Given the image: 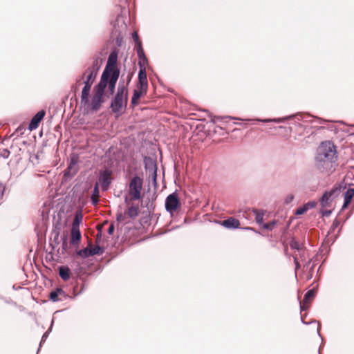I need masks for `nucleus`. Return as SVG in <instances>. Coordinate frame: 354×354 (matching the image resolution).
I'll return each mask as SVG.
<instances>
[{
    "label": "nucleus",
    "mask_w": 354,
    "mask_h": 354,
    "mask_svg": "<svg viewBox=\"0 0 354 354\" xmlns=\"http://www.w3.org/2000/svg\"><path fill=\"white\" fill-rule=\"evenodd\" d=\"M94 95L91 99V106L93 111H97L100 109L102 104L104 102L103 97L104 94L102 90H100L96 85L94 86Z\"/></svg>",
    "instance_id": "1a4fd4ad"
},
{
    "label": "nucleus",
    "mask_w": 354,
    "mask_h": 354,
    "mask_svg": "<svg viewBox=\"0 0 354 354\" xmlns=\"http://www.w3.org/2000/svg\"><path fill=\"white\" fill-rule=\"evenodd\" d=\"M306 212H307L304 207V205L298 207L296 210H295V214L296 215H301L303 214H304Z\"/></svg>",
    "instance_id": "ea45409f"
},
{
    "label": "nucleus",
    "mask_w": 354,
    "mask_h": 354,
    "mask_svg": "<svg viewBox=\"0 0 354 354\" xmlns=\"http://www.w3.org/2000/svg\"><path fill=\"white\" fill-rule=\"evenodd\" d=\"M119 76L120 75H118V73L113 75H102L99 83L96 84V87L102 90V93L104 94L106 88L108 86L110 94L113 95L115 92Z\"/></svg>",
    "instance_id": "7ed1b4c3"
},
{
    "label": "nucleus",
    "mask_w": 354,
    "mask_h": 354,
    "mask_svg": "<svg viewBox=\"0 0 354 354\" xmlns=\"http://www.w3.org/2000/svg\"><path fill=\"white\" fill-rule=\"evenodd\" d=\"M306 211L316 207L317 203L315 201H308L303 205Z\"/></svg>",
    "instance_id": "2f4dec72"
},
{
    "label": "nucleus",
    "mask_w": 354,
    "mask_h": 354,
    "mask_svg": "<svg viewBox=\"0 0 354 354\" xmlns=\"http://www.w3.org/2000/svg\"><path fill=\"white\" fill-rule=\"evenodd\" d=\"M75 164V165H77V158H72L71 160V162L69 164Z\"/></svg>",
    "instance_id": "5fc2aeb1"
},
{
    "label": "nucleus",
    "mask_w": 354,
    "mask_h": 354,
    "mask_svg": "<svg viewBox=\"0 0 354 354\" xmlns=\"http://www.w3.org/2000/svg\"><path fill=\"white\" fill-rule=\"evenodd\" d=\"M73 291H74V293H75L74 297H76V296H77V295H80V294L82 292V291H83V287H82V288H81V290H80L78 292H77V293H75V291H76L75 288H74V290H73Z\"/></svg>",
    "instance_id": "6e6d98bb"
},
{
    "label": "nucleus",
    "mask_w": 354,
    "mask_h": 354,
    "mask_svg": "<svg viewBox=\"0 0 354 354\" xmlns=\"http://www.w3.org/2000/svg\"><path fill=\"white\" fill-rule=\"evenodd\" d=\"M101 62H102V59L99 57H95L93 59L91 66H88L86 69L97 73L98 71L100 68Z\"/></svg>",
    "instance_id": "b1692460"
},
{
    "label": "nucleus",
    "mask_w": 354,
    "mask_h": 354,
    "mask_svg": "<svg viewBox=\"0 0 354 354\" xmlns=\"http://www.w3.org/2000/svg\"><path fill=\"white\" fill-rule=\"evenodd\" d=\"M300 257H301V258H303L304 254H300Z\"/></svg>",
    "instance_id": "e2e57ef3"
},
{
    "label": "nucleus",
    "mask_w": 354,
    "mask_h": 354,
    "mask_svg": "<svg viewBox=\"0 0 354 354\" xmlns=\"http://www.w3.org/2000/svg\"><path fill=\"white\" fill-rule=\"evenodd\" d=\"M114 229H115L114 224L111 223L108 228V230H107L108 234L110 235L113 234V233L114 232Z\"/></svg>",
    "instance_id": "c03bdc74"
},
{
    "label": "nucleus",
    "mask_w": 354,
    "mask_h": 354,
    "mask_svg": "<svg viewBox=\"0 0 354 354\" xmlns=\"http://www.w3.org/2000/svg\"><path fill=\"white\" fill-rule=\"evenodd\" d=\"M143 179L138 175H135L129 183V194L133 200H139L141 198V192L142 189Z\"/></svg>",
    "instance_id": "20e7f679"
},
{
    "label": "nucleus",
    "mask_w": 354,
    "mask_h": 354,
    "mask_svg": "<svg viewBox=\"0 0 354 354\" xmlns=\"http://www.w3.org/2000/svg\"><path fill=\"white\" fill-rule=\"evenodd\" d=\"M313 265L310 267V272H313Z\"/></svg>",
    "instance_id": "052dcab7"
},
{
    "label": "nucleus",
    "mask_w": 354,
    "mask_h": 354,
    "mask_svg": "<svg viewBox=\"0 0 354 354\" xmlns=\"http://www.w3.org/2000/svg\"><path fill=\"white\" fill-rule=\"evenodd\" d=\"M111 171L105 169L104 170H102L100 172V182L101 184L102 189L103 191H106L109 189V187L111 183Z\"/></svg>",
    "instance_id": "9b49d317"
},
{
    "label": "nucleus",
    "mask_w": 354,
    "mask_h": 354,
    "mask_svg": "<svg viewBox=\"0 0 354 354\" xmlns=\"http://www.w3.org/2000/svg\"><path fill=\"white\" fill-rule=\"evenodd\" d=\"M351 201H349L344 199V203H343V205L342 207V209H344L348 207V205L351 203Z\"/></svg>",
    "instance_id": "3c124183"
},
{
    "label": "nucleus",
    "mask_w": 354,
    "mask_h": 354,
    "mask_svg": "<svg viewBox=\"0 0 354 354\" xmlns=\"http://www.w3.org/2000/svg\"><path fill=\"white\" fill-rule=\"evenodd\" d=\"M67 297L68 295L60 288H57L49 293V299L53 302L64 301Z\"/></svg>",
    "instance_id": "ddd939ff"
},
{
    "label": "nucleus",
    "mask_w": 354,
    "mask_h": 354,
    "mask_svg": "<svg viewBox=\"0 0 354 354\" xmlns=\"http://www.w3.org/2000/svg\"><path fill=\"white\" fill-rule=\"evenodd\" d=\"M46 111L44 110H41L38 111L31 119L28 124V129L30 131H32L36 129L38 127L44 117L45 116Z\"/></svg>",
    "instance_id": "f8f14e48"
},
{
    "label": "nucleus",
    "mask_w": 354,
    "mask_h": 354,
    "mask_svg": "<svg viewBox=\"0 0 354 354\" xmlns=\"http://www.w3.org/2000/svg\"><path fill=\"white\" fill-rule=\"evenodd\" d=\"M91 200L92 204L94 205H96L99 201L98 197H95V196H91Z\"/></svg>",
    "instance_id": "8fccbe9b"
},
{
    "label": "nucleus",
    "mask_w": 354,
    "mask_h": 354,
    "mask_svg": "<svg viewBox=\"0 0 354 354\" xmlns=\"http://www.w3.org/2000/svg\"><path fill=\"white\" fill-rule=\"evenodd\" d=\"M144 164L146 170H149L150 172L154 170H157L156 162L149 157H145Z\"/></svg>",
    "instance_id": "aec40b11"
},
{
    "label": "nucleus",
    "mask_w": 354,
    "mask_h": 354,
    "mask_svg": "<svg viewBox=\"0 0 354 354\" xmlns=\"http://www.w3.org/2000/svg\"><path fill=\"white\" fill-rule=\"evenodd\" d=\"M10 152L7 149H0V157L6 159L10 156Z\"/></svg>",
    "instance_id": "72a5a7b5"
},
{
    "label": "nucleus",
    "mask_w": 354,
    "mask_h": 354,
    "mask_svg": "<svg viewBox=\"0 0 354 354\" xmlns=\"http://www.w3.org/2000/svg\"><path fill=\"white\" fill-rule=\"evenodd\" d=\"M127 201H128V198H127V196H126V197H125V202L127 203Z\"/></svg>",
    "instance_id": "680f3d73"
},
{
    "label": "nucleus",
    "mask_w": 354,
    "mask_h": 354,
    "mask_svg": "<svg viewBox=\"0 0 354 354\" xmlns=\"http://www.w3.org/2000/svg\"><path fill=\"white\" fill-rule=\"evenodd\" d=\"M294 200L293 194H288L284 199V204L289 205Z\"/></svg>",
    "instance_id": "4c0bfd02"
},
{
    "label": "nucleus",
    "mask_w": 354,
    "mask_h": 354,
    "mask_svg": "<svg viewBox=\"0 0 354 354\" xmlns=\"http://www.w3.org/2000/svg\"><path fill=\"white\" fill-rule=\"evenodd\" d=\"M139 207L136 205L131 206L127 209V215L131 218H135L138 216Z\"/></svg>",
    "instance_id": "cd10ccee"
},
{
    "label": "nucleus",
    "mask_w": 354,
    "mask_h": 354,
    "mask_svg": "<svg viewBox=\"0 0 354 354\" xmlns=\"http://www.w3.org/2000/svg\"><path fill=\"white\" fill-rule=\"evenodd\" d=\"M293 259H294V263L295 264V270H297L300 268V264L298 261L297 257H293Z\"/></svg>",
    "instance_id": "49530a36"
},
{
    "label": "nucleus",
    "mask_w": 354,
    "mask_h": 354,
    "mask_svg": "<svg viewBox=\"0 0 354 354\" xmlns=\"http://www.w3.org/2000/svg\"><path fill=\"white\" fill-rule=\"evenodd\" d=\"M92 256L95 254H102L104 252V248L101 246L96 245L95 247L91 246Z\"/></svg>",
    "instance_id": "c756f323"
},
{
    "label": "nucleus",
    "mask_w": 354,
    "mask_h": 354,
    "mask_svg": "<svg viewBox=\"0 0 354 354\" xmlns=\"http://www.w3.org/2000/svg\"><path fill=\"white\" fill-rule=\"evenodd\" d=\"M128 103V91L123 84H119L114 97L111 100L110 106L111 111L117 115L121 113L122 108H126Z\"/></svg>",
    "instance_id": "f03ea898"
},
{
    "label": "nucleus",
    "mask_w": 354,
    "mask_h": 354,
    "mask_svg": "<svg viewBox=\"0 0 354 354\" xmlns=\"http://www.w3.org/2000/svg\"><path fill=\"white\" fill-rule=\"evenodd\" d=\"M290 248L292 250H300V246H299V243L295 240L291 241V242L290 243Z\"/></svg>",
    "instance_id": "c9c22d12"
},
{
    "label": "nucleus",
    "mask_w": 354,
    "mask_h": 354,
    "mask_svg": "<svg viewBox=\"0 0 354 354\" xmlns=\"http://www.w3.org/2000/svg\"><path fill=\"white\" fill-rule=\"evenodd\" d=\"M165 209L172 216L181 205L179 197L176 192L170 194L165 199Z\"/></svg>",
    "instance_id": "423d86ee"
},
{
    "label": "nucleus",
    "mask_w": 354,
    "mask_h": 354,
    "mask_svg": "<svg viewBox=\"0 0 354 354\" xmlns=\"http://www.w3.org/2000/svg\"><path fill=\"white\" fill-rule=\"evenodd\" d=\"M307 117H309V116L307 115H303L301 113H296V114H294V115H288V116H286V117H283V118H273V119H270V118L259 119V118H257V119H254L253 120H256V121L261 122H263V123H269V122L281 123V122H284L285 121H286L288 120H290V119H293V118H296L298 120H302L305 119Z\"/></svg>",
    "instance_id": "0eeeda50"
},
{
    "label": "nucleus",
    "mask_w": 354,
    "mask_h": 354,
    "mask_svg": "<svg viewBox=\"0 0 354 354\" xmlns=\"http://www.w3.org/2000/svg\"><path fill=\"white\" fill-rule=\"evenodd\" d=\"M5 187L2 183H0V199L2 198L4 193Z\"/></svg>",
    "instance_id": "de8ad7c7"
},
{
    "label": "nucleus",
    "mask_w": 354,
    "mask_h": 354,
    "mask_svg": "<svg viewBox=\"0 0 354 354\" xmlns=\"http://www.w3.org/2000/svg\"><path fill=\"white\" fill-rule=\"evenodd\" d=\"M84 75H82L81 76H79L77 77L76 79H75V84H77V85H80L82 84V81L84 80Z\"/></svg>",
    "instance_id": "a18cd8bd"
},
{
    "label": "nucleus",
    "mask_w": 354,
    "mask_h": 354,
    "mask_svg": "<svg viewBox=\"0 0 354 354\" xmlns=\"http://www.w3.org/2000/svg\"><path fill=\"white\" fill-rule=\"evenodd\" d=\"M66 246H67V243H66V241H64V242L63 243V248H64V249H65Z\"/></svg>",
    "instance_id": "bf43d9fd"
},
{
    "label": "nucleus",
    "mask_w": 354,
    "mask_h": 354,
    "mask_svg": "<svg viewBox=\"0 0 354 354\" xmlns=\"http://www.w3.org/2000/svg\"><path fill=\"white\" fill-rule=\"evenodd\" d=\"M151 181L154 186L157 185V170L151 171Z\"/></svg>",
    "instance_id": "e433bc0d"
},
{
    "label": "nucleus",
    "mask_w": 354,
    "mask_h": 354,
    "mask_svg": "<svg viewBox=\"0 0 354 354\" xmlns=\"http://www.w3.org/2000/svg\"><path fill=\"white\" fill-rule=\"evenodd\" d=\"M82 75H84V78L86 79V82L93 83L95 80L97 73L86 69Z\"/></svg>",
    "instance_id": "393cba45"
},
{
    "label": "nucleus",
    "mask_w": 354,
    "mask_h": 354,
    "mask_svg": "<svg viewBox=\"0 0 354 354\" xmlns=\"http://www.w3.org/2000/svg\"><path fill=\"white\" fill-rule=\"evenodd\" d=\"M71 270L68 267L61 266L59 268V275L64 280L67 281L70 278Z\"/></svg>",
    "instance_id": "412c9836"
},
{
    "label": "nucleus",
    "mask_w": 354,
    "mask_h": 354,
    "mask_svg": "<svg viewBox=\"0 0 354 354\" xmlns=\"http://www.w3.org/2000/svg\"><path fill=\"white\" fill-rule=\"evenodd\" d=\"M340 189L334 187L329 191H326L321 197L319 202L321 206L324 208L329 207L333 198L339 192Z\"/></svg>",
    "instance_id": "6e6552de"
},
{
    "label": "nucleus",
    "mask_w": 354,
    "mask_h": 354,
    "mask_svg": "<svg viewBox=\"0 0 354 354\" xmlns=\"http://www.w3.org/2000/svg\"><path fill=\"white\" fill-rule=\"evenodd\" d=\"M243 229L245 230H253V229L250 227H244Z\"/></svg>",
    "instance_id": "4d7b16f0"
},
{
    "label": "nucleus",
    "mask_w": 354,
    "mask_h": 354,
    "mask_svg": "<svg viewBox=\"0 0 354 354\" xmlns=\"http://www.w3.org/2000/svg\"><path fill=\"white\" fill-rule=\"evenodd\" d=\"M139 72H138V84L139 87L142 89H148V82L147 77L146 68L144 63L142 62H138Z\"/></svg>",
    "instance_id": "9d476101"
},
{
    "label": "nucleus",
    "mask_w": 354,
    "mask_h": 354,
    "mask_svg": "<svg viewBox=\"0 0 354 354\" xmlns=\"http://www.w3.org/2000/svg\"><path fill=\"white\" fill-rule=\"evenodd\" d=\"M339 225V221L337 219H335L330 227V230L334 231Z\"/></svg>",
    "instance_id": "79ce46f5"
},
{
    "label": "nucleus",
    "mask_w": 354,
    "mask_h": 354,
    "mask_svg": "<svg viewBox=\"0 0 354 354\" xmlns=\"http://www.w3.org/2000/svg\"><path fill=\"white\" fill-rule=\"evenodd\" d=\"M320 213L322 216L328 217L332 214V211L331 210H321Z\"/></svg>",
    "instance_id": "37998d69"
},
{
    "label": "nucleus",
    "mask_w": 354,
    "mask_h": 354,
    "mask_svg": "<svg viewBox=\"0 0 354 354\" xmlns=\"http://www.w3.org/2000/svg\"><path fill=\"white\" fill-rule=\"evenodd\" d=\"M83 218L81 211H78L75 213L71 229H80V224L82 223Z\"/></svg>",
    "instance_id": "5701e85b"
},
{
    "label": "nucleus",
    "mask_w": 354,
    "mask_h": 354,
    "mask_svg": "<svg viewBox=\"0 0 354 354\" xmlns=\"http://www.w3.org/2000/svg\"><path fill=\"white\" fill-rule=\"evenodd\" d=\"M147 92V89L142 90L140 87L138 89H135L133 91V93L131 97V105L135 106L138 103V100L140 98V97L143 95H145Z\"/></svg>",
    "instance_id": "f3484780"
},
{
    "label": "nucleus",
    "mask_w": 354,
    "mask_h": 354,
    "mask_svg": "<svg viewBox=\"0 0 354 354\" xmlns=\"http://www.w3.org/2000/svg\"><path fill=\"white\" fill-rule=\"evenodd\" d=\"M53 320H52V323H51V326L50 327L48 328V330L47 331H46L44 335H42V337H41V342H40V344H39V346H41V344L43 342H44L46 341V339H47V337H48V335H49V333L51 331V328H52V326H53Z\"/></svg>",
    "instance_id": "473e14b6"
},
{
    "label": "nucleus",
    "mask_w": 354,
    "mask_h": 354,
    "mask_svg": "<svg viewBox=\"0 0 354 354\" xmlns=\"http://www.w3.org/2000/svg\"><path fill=\"white\" fill-rule=\"evenodd\" d=\"M132 38L133 39L136 46H138L139 44H142V42L139 39V36L137 32H133L132 33Z\"/></svg>",
    "instance_id": "f704fd0d"
},
{
    "label": "nucleus",
    "mask_w": 354,
    "mask_h": 354,
    "mask_svg": "<svg viewBox=\"0 0 354 354\" xmlns=\"http://www.w3.org/2000/svg\"><path fill=\"white\" fill-rule=\"evenodd\" d=\"M78 171V165H75V164H69L68 167L64 171V177H73L74 176Z\"/></svg>",
    "instance_id": "6ab92c4d"
},
{
    "label": "nucleus",
    "mask_w": 354,
    "mask_h": 354,
    "mask_svg": "<svg viewBox=\"0 0 354 354\" xmlns=\"http://www.w3.org/2000/svg\"><path fill=\"white\" fill-rule=\"evenodd\" d=\"M353 196H354V188L349 187L344 193V199L351 201Z\"/></svg>",
    "instance_id": "c85d7f7f"
},
{
    "label": "nucleus",
    "mask_w": 354,
    "mask_h": 354,
    "mask_svg": "<svg viewBox=\"0 0 354 354\" xmlns=\"http://www.w3.org/2000/svg\"><path fill=\"white\" fill-rule=\"evenodd\" d=\"M221 225L227 229H237L239 227L240 222L238 219L230 217L223 220L221 223Z\"/></svg>",
    "instance_id": "dca6fc26"
},
{
    "label": "nucleus",
    "mask_w": 354,
    "mask_h": 354,
    "mask_svg": "<svg viewBox=\"0 0 354 354\" xmlns=\"http://www.w3.org/2000/svg\"><path fill=\"white\" fill-rule=\"evenodd\" d=\"M275 225H276V221H272L269 223H263L262 225V227L265 230H272L274 228Z\"/></svg>",
    "instance_id": "7c9ffc66"
},
{
    "label": "nucleus",
    "mask_w": 354,
    "mask_h": 354,
    "mask_svg": "<svg viewBox=\"0 0 354 354\" xmlns=\"http://www.w3.org/2000/svg\"><path fill=\"white\" fill-rule=\"evenodd\" d=\"M337 151L331 141L322 142L315 156V167L322 173H332L337 166Z\"/></svg>",
    "instance_id": "f257e3e1"
},
{
    "label": "nucleus",
    "mask_w": 354,
    "mask_h": 354,
    "mask_svg": "<svg viewBox=\"0 0 354 354\" xmlns=\"http://www.w3.org/2000/svg\"><path fill=\"white\" fill-rule=\"evenodd\" d=\"M84 86L82 88L81 95V104L85 106L88 104V96L90 95L91 89L93 83L84 81Z\"/></svg>",
    "instance_id": "4468645a"
},
{
    "label": "nucleus",
    "mask_w": 354,
    "mask_h": 354,
    "mask_svg": "<svg viewBox=\"0 0 354 354\" xmlns=\"http://www.w3.org/2000/svg\"><path fill=\"white\" fill-rule=\"evenodd\" d=\"M301 322L303 324H306V325L311 324V323H317V333H318L319 336H321L320 333H319L320 324L319 322H317V321H315V320H314L311 322H306L302 317H301Z\"/></svg>",
    "instance_id": "a19ab883"
},
{
    "label": "nucleus",
    "mask_w": 354,
    "mask_h": 354,
    "mask_svg": "<svg viewBox=\"0 0 354 354\" xmlns=\"http://www.w3.org/2000/svg\"><path fill=\"white\" fill-rule=\"evenodd\" d=\"M79 89V85H77V84H74L72 85L71 86V90L74 92V93H76Z\"/></svg>",
    "instance_id": "603ef678"
},
{
    "label": "nucleus",
    "mask_w": 354,
    "mask_h": 354,
    "mask_svg": "<svg viewBox=\"0 0 354 354\" xmlns=\"http://www.w3.org/2000/svg\"><path fill=\"white\" fill-rule=\"evenodd\" d=\"M124 218V216L123 214L121 213V212H118L117 214H116V221L120 222Z\"/></svg>",
    "instance_id": "09e8293b"
},
{
    "label": "nucleus",
    "mask_w": 354,
    "mask_h": 354,
    "mask_svg": "<svg viewBox=\"0 0 354 354\" xmlns=\"http://www.w3.org/2000/svg\"><path fill=\"white\" fill-rule=\"evenodd\" d=\"M252 212L255 215V221H256L257 223H258L259 225L263 224V221L264 211L262 209H254L252 210Z\"/></svg>",
    "instance_id": "bb28decb"
},
{
    "label": "nucleus",
    "mask_w": 354,
    "mask_h": 354,
    "mask_svg": "<svg viewBox=\"0 0 354 354\" xmlns=\"http://www.w3.org/2000/svg\"><path fill=\"white\" fill-rule=\"evenodd\" d=\"M315 294L316 290L315 288L310 289L306 292L303 303L300 302L301 311H304L308 308V304L315 297Z\"/></svg>",
    "instance_id": "2eb2a0df"
},
{
    "label": "nucleus",
    "mask_w": 354,
    "mask_h": 354,
    "mask_svg": "<svg viewBox=\"0 0 354 354\" xmlns=\"http://www.w3.org/2000/svg\"><path fill=\"white\" fill-rule=\"evenodd\" d=\"M117 62L118 52L113 50L108 57L106 65L102 75H113L115 73L120 75V69L117 67Z\"/></svg>",
    "instance_id": "39448f33"
},
{
    "label": "nucleus",
    "mask_w": 354,
    "mask_h": 354,
    "mask_svg": "<svg viewBox=\"0 0 354 354\" xmlns=\"http://www.w3.org/2000/svg\"><path fill=\"white\" fill-rule=\"evenodd\" d=\"M100 196V193H99V186H98V183H97L95 186H94V188H93V194H92V196H95V197H99Z\"/></svg>",
    "instance_id": "58836bf2"
},
{
    "label": "nucleus",
    "mask_w": 354,
    "mask_h": 354,
    "mask_svg": "<svg viewBox=\"0 0 354 354\" xmlns=\"http://www.w3.org/2000/svg\"><path fill=\"white\" fill-rule=\"evenodd\" d=\"M77 254L81 257L86 259L92 256L91 252V244H89L88 247L84 248L77 252Z\"/></svg>",
    "instance_id": "a878e982"
},
{
    "label": "nucleus",
    "mask_w": 354,
    "mask_h": 354,
    "mask_svg": "<svg viewBox=\"0 0 354 354\" xmlns=\"http://www.w3.org/2000/svg\"><path fill=\"white\" fill-rule=\"evenodd\" d=\"M101 236H102V233H101V230L100 229L99 230V232L97 234V238H96V243H98V242L100 241Z\"/></svg>",
    "instance_id": "864d4df0"
},
{
    "label": "nucleus",
    "mask_w": 354,
    "mask_h": 354,
    "mask_svg": "<svg viewBox=\"0 0 354 354\" xmlns=\"http://www.w3.org/2000/svg\"><path fill=\"white\" fill-rule=\"evenodd\" d=\"M71 243L73 245L78 244L81 240L82 235L80 229H71Z\"/></svg>",
    "instance_id": "a211bd4d"
},
{
    "label": "nucleus",
    "mask_w": 354,
    "mask_h": 354,
    "mask_svg": "<svg viewBox=\"0 0 354 354\" xmlns=\"http://www.w3.org/2000/svg\"><path fill=\"white\" fill-rule=\"evenodd\" d=\"M136 50L138 57L139 59V62H142V63H144V65H145V64H147L148 60L144 53L142 44H139L138 46H136Z\"/></svg>",
    "instance_id": "4be33fe9"
},
{
    "label": "nucleus",
    "mask_w": 354,
    "mask_h": 354,
    "mask_svg": "<svg viewBox=\"0 0 354 354\" xmlns=\"http://www.w3.org/2000/svg\"><path fill=\"white\" fill-rule=\"evenodd\" d=\"M311 261H312L311 259L308 261L307 263H306V266H308L310 264Z\"/></svg>",
    "instance_id": "13d9d810"
}]
</instances>
